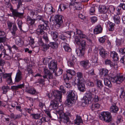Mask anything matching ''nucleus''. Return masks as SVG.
Listing matches in <instances>:
<instances>
[{"instance_id": "obj_1", "label": "nucleus", "mask_w": 125, "mask_h": 125, "mask_svg": "<svg viewBox=\"0 0 125 125\" xmlns=\"http://www.w3.org/2000/svg\"><path fill=\"white\" fill-rule=\"evenodd\" d=\"M96 91L95 88H92L90 91L88 92L85 94V96L83 97L84 103L90 104L92 101L96 102L99 101V97L95 93Z\"/></svg>"}, {"instance_id": "obj_2", "label": "nucleus", "mask_w": 125, "mask_h": 125, "mask_svg": "<svg viewBox=\"0 0 125 125\" xmlns=\"http://www.w3.org/2000/svg\"><path fill=\"white\" fill-rule=\"evenodd\" d=\"M6 45L8 48L5 50L4 47L0 44V57L1 58L2 55L4 54V57H5L6 56H7L6 59L9 60L11 59L13 57L14 53L11 50V46L9 44H6Z\"/></svg>"}, {"instance_id": "obj_3", "label": "nucleus", "mask_w": 125, "mask_h": 125, "mask_svg": "<svg viewBox=\"0 0 125 125\" xmlns=\"http://www.w3.org/2000/svg\"><path fill=\"white\" fill-rule=\"evenodd\" d=\"M67 93V99L65 102V103L68 106H71L75 102V100L77 99V96L75 94L76 93L74 91L69 90Z\"/></svg>"}, {"instance_id": "obj_4", "label": "nucleus", "mask_w": 125, "mask_h": 125, "mask_svg": "<svg viewBox=\"0 0 125 125\" xmlns=\"http://www.w3.org/2000/svg\"><path fill=\"white\" fill-rule=\"evenodd\" d=\"M99 118L100 120L107 123L110 122L112 120V117L111 113L108 112H103L101 113L99 115Z\"/></svg>"}, {"instance_id": "obj_5", "label": "nucleus", "mask_w": 125, "mask_h": 125, "mask_svg": "<svg viewBox=\"0 0 125 125\" xmlns=\"http://www.w3.org/2000/svg\"><path fill=\"white\" fill-rule=\"evenodd\" d=\"M86 47V42L83 41L82 43L81 46L80 47L79 49H76V52L78 56L80 57L84 56V51Z\"/></svg>"}, {"instance_id": "obj_6", "label": "nucleus", "mask_w": 125, "mask_h": 125, "mask_svg": "<svg viewBox=\"0 0 125 125\" xmlns=\"http://www.w3.org/2000/svg\"><path fill=\"white\" fill-rule=\"evenodd\" d=\"M53 20L56 23L55 27L57 29H58L62 26L63 21L62 16L61 15L59 14L56 15L53 17Z\"/></svg>"}, {"instance_id": "obj_7", "label": "nucleus", "mask_w": 125, "mask_h": 125, "mask_svg": "<svg viewBox=\"0 0 125 125\" xmlns=\"http://www.w3.org/2000/svg\"><path fill=\"white\" fill-rule=\"evenodd\" d=\"M77 80L76 81L74 82V85H76L78 90L80 92H84L86 90L85 81L78 82Z\"/></svg>"}, {"instance_id": "obj_8", "label": "nucleus", "mask_w": 125, "mask_h": 125, "mask_svg": "<svg viewBox=\"0 0 125 125\" xmlns=\"http://www.w3.org/2000/svg\"><path fill=\"white\" fill-rule=\"evenodd\" d=\"M58 114L62 121L64 123H66L67 124H69L70 123L69 119L68 116L63 112V111H59L58 112Z\"/></svg>"}, {"instance_id": "obj_9", "label": "nucleus", "mask_w": 125, "mask_h": 125, "mask_svg": "<svg viewBox=\"0 0 125 125\" xmlns=\"http://www.w3.org/2000/svg\"><path fill=\"white\" fill-rule=\"evenodd\" d=\"M66 72V74H65L63 75V78L64 80H68L71 79L72 76L75 75V72L73 70L71 69L67 70Z\"/></svg>"}, {"instance_id": "obj_10", "label": "nucleus", "mask_w": 125, "mask_h": 125, "mask_svg": "<svg viewBox=\"0 0 125 125\" xmlns=\"http://www.w3.org/2000/svg\"><path fill=\"white\" fill-rule=\"evenodd\" d=\"M125 79V77L122 75H120L112 78V81L120 84Z\"/></svg>"}, {"instance_id": "obj_11", "label": "nucleus", "mask_w": 125, "mask_h": 125, "mask_svg": "<svg viewBox=\"0 0 125 125\" xmlns=\"http://www.w3.org/2000/svg\"><path fill=\"white\" fill-rule=\"evenodd\" d=\"M57 63L55 61H52L48 64L49 68L52 71V73L56 72L57 69Z\"/></svg>"}, {"instance_id": "obj_12", "label": "nucleus", "mask_w": 125, "mask_h": 125, "mask_svg": "<svg viewBox=\"0 0 125 125\" xmlns=\"http://www.w3.org/2000/svg\"><path fill=\"white\" fill-rule=\"evenodd\" d=\"M44 75L42 76L44 78L47 79L49 81V79H53V76L52 73L46 69L44 68Z\"/></svg>"}, {"instance_id": "obj_13", "label": "nucleus", "mask_w": 125, "mask_h": 125, "mask_svg": "<svg viewBox=\"0 0 125 125\" xmlns=\"http://www.w3.org/2000/svg\"><path fill=\"white\" fill-rule=\"evenodd\" d=\"M53 94L55 99L59 101L60 102H61V99L62 97V94L61 92L58 90H55L53 91Z\"/></svg>"}, {"instance_id": "obj_14", "label": "nucleus", "mask_w": 125, "mask_h": 125, "mask_svg": "<svg viewBox=\"0 0 125 125\" xmlns=\"http://www.w3.org/2000/svg\"><path fill=\"white\" fill-rule=\"evenodd\" d=\"M12 73H5L2 75L3 78L6 79V81L8 84H10L12 83V81L11 77Z\"/></svg>"}, {"instance_id": "obj_15", "label": "nucleus", "mask_w": 125, "mask_h": 125, "mask_svg": "<svg viewBox=\"0 0 125 125\" xmlns=\"http://www.w3.org/2000/svg\"><path fill=\"white\" fill-rule=\"evenodd\" d=\"M42 26L41 25H39L38 26V28L36 30V33L38 35H42L44 34L45 32L44 30H46L47 28Z\"/></svg>"}, {"instance_id": "obj_16", "label": "nucleus", "mask_w": 125, "mask_h": 125, "mask_svg": "<svg viewBox=\"0 0 125 125\" xmlns=\"http://www.w3.org/2000/svg\"><path fill=\"white\" fill-rule=\"evenodd\" d=\"M45 9H46V11L49 14H51L55 11V10L50 4H46L45 5Z\"/></svg>"}, {"instance_id": "obj_17", "label": "nucleus", "mask_w": 125, "mask_h": 125, "mask_svg": "<svg viewBox=\"0 0 125 125\" xmlns=\"http://www.w3.org/2000/svg\"><path fill=\"white\" fill-rule=\"evenodd\" d=\"M12 13V15L15 17L22 18L23 16L24 11L23 10L21 12H18L17 9H15V10H13Z\"/></svg>"}, {"instance_id": "obj_18", "label": "nucleus", "mask_w": 125, "mask_h": 125, "mask_svg": "<svg viewBox=\"0 0 125 125\" xmlns=\"http://www.w3.org/2000/svg\"><path fill=\"white\" fill-rule=\"evenodd\" d=\"M103 28L100 24L96 25L94 30V34H97L101 33L102 31Z\"/></svg>"}, {"instance_id": "obj_19", "label": "nucleus", "mask_w": 125, "mask_h": 125, "mask_svg": "<svg viewBox=\"0 0 125 125\" xmlns=\"http://www.w3.org/2000/svg\"><path fill=\"white\" fill-rule=\"evenodd\" d=\"M80 64L86 70L89 68L90 66L88 60L83 61L81 62Z\"/></svg>"}, {"instance_id": "obj_20", "label": "nucleus", "mask_w": 125, "mask_h": 125, "mask_svg": "<svg viewBox=\"0 0 125 125\" xmlns=\"http://www.w3.org/2000/svg\"><path fill=\"white\" fill-rule=\"evenodd\" d=\"M22 75L21 72L19 70H18L15 78V82H18L21 80L22 78Z\"/></svg>"}, {"instance_id": "obj_21", "label": "nucleus", "mask_w": 125, "mask_h": 125, "mask_svg": "<svg viewBox=\"0 0 125 125\" xmlns=\"http://www.w3.org/2000/svg\"><path fill=\"white\" fill-rule=\"evenodd\" d=\"M59 101L54 99L53 100H52L51 102V104L50 105V107L52 108L53 109H56L58 107V102Z\"/></svg>"}, {"instance_id": "obj_22", "label": "nucleus", "mask_w": 125, "mask_h": 125, "mask_svg": "<svg viewBox=\"0 0 125 125\" xmlns=\"http://www.w3.org/2000/svg\"><path fill=\"white\" fill-rule=\"evenodd\" d=\"M99 54L100 56L103 58H105L108 55V52L103 48H100L99 50Z\"/></svg>"}, {"instance_id": "obj_23", "label": "nucleus", "mask_w": 125, "mask_h": 125, "mask_svg": "<svg viewBox=\"0 0 125 125\" xmlns=\"http://www.w3.org/2000/svg\"><path fill=\"white\" fill-rule=\"evenodd\" d=\"M76 76L77 78H76L74 82H75L77 80L78 82L81 81H85L84 79L83 78V73L80 72H77L76 73Z\"/></svg>"}, {"instance_id": "obj_24", "label": "nucleus", "mask_w": 125, "mask_h": 125, "mask_svg": "<svg viewBox=\"0 0 125 125\" xmlns=\"http://www.w3.org/2000/svg\"><path fill=\"white\" fill-rule=\"evenodd\" d=\"M118 110V108L116 105V104H112L110 108V112L112 113H117Z\"/></svg>"}, {"instance_id": "obj_25", "label": "nucleus", "mask_w": 125, "mask_h": 125, "mask_svg": "<svg viewBox=\"0 0 125 125\" xmlns=\"http://www.w3.org/2000/svg\"><path fill=\"white\" fill-rule=\"evenodd\" d=\"M61 46L64 48L65 51L66 52H70L71 50V49L69 46V45L65 42H62L61 44Z\"/></svg>"}, {"instance_id": "obj_26", "label": "nucleus", "mask_w": 125, "mask_h": 125, "mask_svg": "<svg viewBox=\"0 0 125 125\" xmlns=\"http://www.w3.org/2000/svg\"><path fill=\"white\" fill-rule=\"evenodd\" d=\"M108 10V8H107L105 5H102L99 6V10L101 13H106Z\"/></svg>"}, {"instance_id": "obj_27", "label": "nucleus", "mask_w": 125, "mask_h": 125, "mask_svg": "<svg viewBox=\"0 0 125 125\" xmlns=\"http://www.w3.org/2000/svg\"><path fill=\"white\" fill-rule=\"evenodd\" d=\"M83 122V121L81 116L78 115H77L76 116V118L74 121V123L78 125Z\"/></svg>"}, {"instance_id": "obj_28", "label": "nucleus", "mask_w": 125, "mask_h": 125, "mask_svg": "<svg viewBox=\"0 0 125 125\" xmlns=\"http://www.w3.org/2000/svg\"><path fill=\"white\" fill-rule=\"evenodd\" d=\"M96 82V85L97 89L100 90H102L104 87V85L102 83V81L100 80H97Z\"/></svg>"}, {"instance_id": "obj_29", "label": "nucleus", "mask_w": 125, "mask_h": 125, "mask_svg": "<svg viewBox=\"0 0 125 125\" xmlns=\"http://www.w3.org/2000/svg\"><path fill=\"white\" fill-rule=\"evenodd\" d=\"M105 63L106 65H109L111 67H113L115 69H116L117 68V65H113L110 60L107 59H106L105 61Z\"/></svg>"}, {"instance_id": "obj_30", "label": "nucleus", "mask_w": 125, "mask_h": 125, "mask_svg": "<svg viewBox=\"0 0 125 125\" xmlns=\"http://www.w3.org/2000/svg\"><path fill=\"white\" fill-rule=\"evenodd\" d=\"M37 20L36 19H32L29 16L27 17V23L30 25H33L35 21Z\"/></svg>"}, {"instance_id": "obj_31", "label": "nucleus", "mask_w": 125, "mask_h": 125, "mask_svg": "<svg viewBox=\"0 0 125 125\" xmlns=\"http://www.w3.org/2000/svg\"><path fill=\"white\" fill-rule=\"evenodd\" d=\"M15 42L16 44L20 46H22L24 44V41L19 37L16 39Z\"/></svg>"}, {"instance_id": "obj_32", "label": "nucleus", "mask_w": 125, "mask_h": 125, "mask_svg": "<svg viewBox=\"0 0 125 125\" xmlns=\"http://www.w3.org/2000/svg\"><path fill=\"white\" fill-rule=\"evenodd\" d=\"M71 5L75 6L76 9L77 10H80L82 9V7H81V5L80 2H75L74 4L71 3Z\"/></svg>"}, {"instance_id": "obj_33", "label": "nucleus", "mask_w": 125, "mask_h": 125, "mask_svg": "<svg viewBox=\"0 0 125 125\" xmlns=\"http://www.w3.org/2000/svg\"><path fill=\"white\" fill-rule=\"evenodd\" d=\"M110 56L115 61H117L118 60L119 58L117 56V54L115 52L111 53Z\"/></svg>"}, {"instance_id": "obj_34", "label": "nucleus", "mask_w": 125, "mask_h": 125, "mask_svg": "<svg viewBox=\"0 0 125 125\" xmlns=\"http://www.w3.org/2000/svg\"><path fill=\"white\" fill-rule=\"evenodd\" d=\"M45 78H44L43 77H41L38 79L35 83H39V84H44L45 81Z\"/></svg>"}, {"instance_id": "obj_35", "label": "nucleus", "mask_w": 125, "mask_h": 125, "mask_svg": "<svg viewBox=\"0 0 125 125\" xmlns=\"http://www.w3.org/2000/svg\"><path fill=\"white\" fill-rule=\"evenodd\" d=\"M25 85L24 83L20 84L17 85L12 86L11 88L12 89L17 90L19 88H22L25 87Z\"/></svg>"}, {"instance_id": "obj_36", "label": "nucleus", "mask_w": 125, "mask_h": 125, "mask_svg": "<svg viewBox=\"0 0 125 125\" xmlns=\"http://www.w3.org/2000/svg\"><path fill=\"white\" fill-rule=\"evenodd\" d=\"M104 82L105 85L109 88H111L112 86V84L110 81L108 79L106 78L104 79Z\"/></svg>"}, {"instance_id": "obj_37", "label": "nucleus", "mask_w": 125, "mask_h": 125, "mask_svg": "<svg viewBox=\"0 0 125 125\" xmlns=\"http://www.w3.org/2000/svg\"><path fill=\"white\" fill-rule=\"evenodd\" d=\"M113 19L115 23L117 24L120 23V19L119 15H115Z\"/></svg>"}, {"instance_id": "obj_38", "label": "nucleus", "mask_w": 125, "mask_h": 125, "mask_svg": "<svg viewBox=\"0 0 125 125\" xmlns=\"http://www.w3.org/2000/svg\"><path fill=\"white\" fill-rule=\"evenodd\" d=\"M29 11L31 15L34 16L36 15L38 12V10L36 8L29 10Z\"/></svg>"}, {"instance_id": "obj_39", "label": "nucleus", "mask_w": 125, "mask_h": 125, "mask_svg": "<svg viewBox=\"0 0 125 125\" xmlns=\"http://www.w3.org/2000/svg\"><path fill=\"white\" fill-rule=\"evenodd\" d=\"M27 71L28 72L29 75H30L31 76V81L32 80V77H33V73L32 70L30 66H28L27 67Z\"/></svg>"}, {"instance_id": "obj_40", "label": "nucleus", "mask_w": 125, "mask_h": 125, "mask_svg": "<svg viewBox=\"0 0 125 125\" xmlns=\"http://www.w3.org/2000/svg\"><path fill=\"white\" fill-rule=\"evenodd\" d=\"M27 92L32 95L36 94H37V92L35 89L34 88H30L27 91Z\"/></svg>"}, {"instance_id": "obj_41", "label": "nucleus", "mask_w": 125, "mask_h": 125, "mask_svg": "<svg viewBox=\"0 0 125 125\" xmlns=\"http://www.w3.org/2000/svg\"><path fill=\"white\" fill-rule=\"evenodd\" d=\"M53 40L55 41H57L58 40V33L56 31L53 32L52 34Z\"/></svg>"}, {"instance_id": "obj_42", "label": "nucleus", "mask_w": 125, "mask_h": 125, "mask_svg": "<svg viewBox=\"0 0 125 125\" xmlns=\"http://www.w3.org/2000/svg\"><path fill=\"white\" fill-rule=\"evenodd\" d=\"M83 41H84L86 42V41L85 40H83L81 42V41L79 38V37L76 36L75 37V39L74 42L75 43L77 44L78 45H80L81 44V46L82 43V42Z\"/></svg>"}, {"instance_id": "obj_43", "label": "nucleus", "mask_w": 125, "mask_h": 125, "mask_svg": "<svg viewBox=\"0 0 125 125\" xmlns=\"http://www.w3.org/2000/svg\"><path fill=\"white\" fill-rule=\"evenodd\" d=\"M108 71L107 70L104 69H102L100 70V73L102 75L106 76L107 75Z\"/></svg>"}, {"instance_id": "obj_44", "label": "nucleus", "mask_w": 125, "mask_h": 125, "mask_svg": "<svg viewBox=\"0 0 125 125\" xmlns=\"http://www.w3.org/2000/svg\"><path fill=\"white\" fill-rule=\"evenodd\" d=\"M80 37L81 38H84L87 39L90 42H92V41L85 34H84L83 32L80 35Z\"/></svg>"}, {"instance_id": "obj_45", "label": "nucleus", "mask_w": 125, "mask_h": 125, "mask_svg": "<svg viewBox=\"0 0 125 125\" xmlns=\"http://www.w3.org/2000/svg\"><path fill=\"white\" fill-rule=\"evenodd\" d=\"M122 41V39L120 37L117 38L115 41L116 45L117 46L121 45Z\"/></svg>"}, {"instance_id": "obj_46", "label": "nucleus", "mask_w": 125, "mask_h": 125, "mask_svg": "<svg viewBox=\"0 0 125 125\" xmlns=\"http://www.w3.org/2000/svg\"><path fill=\"white\" fill-rule=\"evenodd\" d=\"M30 115L32 116V118L34 119H38L41 117L40 114H31Z\"/></svg>"}, {"instance_id": "obj_47", "label": "nucleus", "mask_w": 125, "mask_h": 125, "mask_svg": "<svg viewBox=\"0 0 125 125\" xmlns=\"http://www.w3.org/2000/svg\"><path fill=\"white\" fill-rule=\"evenodd\" d=\"M100 105L98 103L93 104L91 105L92 109L93 110L95 109H97L100 107Z\"/></svg>"}, {"instance_id": "obj_48", "label": "nucleus", "mask_w": 125, "mask_h": 125, "mask_svg": "<svg viewBox=\"0 0 125 125\" xmlns=\"http://www.w3.org/2000/svg\"><path fill=\"white\" fill-rule=\"evenodd\" d=\"M73 32L71 31H67L64 32H63V34L65 35L66 37L68 38H70L72 33H73Z\"/></svg>"}, {"instance_id": "obj_49", "label": "nucleus", "mask_w": 125, "mask_h": 125, "mask_svg": "<svg viewBox=\"0 0 125 125\" xmlns=\"http://www.w3.org/2000/svg\"><path fill=\"white\" fill-rule=\"evenodd\" d=\"M51 46L53 49H55L58 47V43L57 42H51L50 43Z\"/></svg>"}, {"instance_id": "obj_50", "label": "nucleus", "mask_w": 125, "mask_h": 125, "mask_svg": "<svg viewBox=\"0 0 125 125\" xmlns=\"http://www.w3.org/2000/svg\"><path fill=\"white\" fill-rule=\"evenodd\" d=\"M114 23L110 22L108 24V29L110 31H112L114 30Z\"/></svg>"}, {"instance_id": "obj_51", "label": "nucleus", "mask_w": 125, "mask_h": 125, "mask_svg": "<svg viewBox=\"0 0 125 125\" xmlns=\"http://www.w3.org/2000/svg\"><path fill=\"white\" fill-rule=\"evenodd\" d=\"M42 37L46 43H47L49 42V38L46 33L43 34L42 36Z\"/></svg>"}, {"instance_id": "obj_52", "label": "nucleus", "mask_w": 125, "mask_h": 125, "mask_svg": "<svg viewBox=\"0 0 125 125\" xmlns=\"http://www.w3.org/2000/svg\"><path fill=\"white\" fill-rule=\"evenodd\" d=\"M9 88V87L8 86H4L2 88V89L3 91V94H5L8 91V90Z\"/></svg>"}, {"instance_id": "obj_53", "label": "nucleus", "mask_w": 125, "mask_h": 125, "mask_svg": "<svg viewBox=\"0 0 125 125\" xmlns=\"http://www.w3.org/2000/svg\"><path fill=\"white\" fill-rule=\"evenodd\" d=\"M120 98L122 100H124L125 98V93L124 91L122 89L120 95Z\"/></svg>"}, {"instance_id": "obj_54", "label": "nucleus", "mask_w": 125, "mask_h": 125, "mask_svg": "<svg viewBox=\"0 0 125 125\" xmlns=\"http://www.w3.org/2000/svg\"><path fill=\"white\" fill-rule=\"evenodd\" d=\"M102 20L105 21L108 19V15L106 13H104L101 16Z\"/></svg>"}, {"instance_id": "obj_55", "label": "nucleus", "mask_w": 125, "mask_h": 125, "mask_svg": "<svg viewBox=\"0 0 125 125\" xmlns=\"http://www.w3.org/2000/svg\"><path fill=\"white\" fill-rule=\"evenodd\" d=\"M6 37H0V44L2 45L3 46V45L1 43H3L5 45H6L7 44H5V43L6 41Z\"/></svg>"}, {"instance_id": "obj_56", "label": "nucleus", "mask_w": 125, "mask_h": 125, "mask_svg": "<svg viewBox=\"0 0 125 125\" xmlns=\"http://www.w3.org/2000/svg\"><path fill=\"white\" fill-rule=\"evenodd\" d=\"M40 119L42 121V123L48 122L50 120V118L47 116L43 117Z\"/></svg>"}, {"instance_id": "obj_57", "label": "nucleus", "mask_w": 125, "mask_h": 125, "mask_svg": "<svg viewBox=\"0 0 125 125\" xmlns=\"http://www.w3.org/2000/svg\"><path fill=\"white\" fill-rule=\"evenodd\" d=\"M67 6L64 4H61L59 6V9H60L61 11L64 10L65 9L67 8Z\"/></svg>"}, {"instance_id": "obj_58", "label": "nucleus", "mask_w": 125, "mask_h": 125, "mask_svg": "<svg viewBox=\"0 0 125 125\" xmlns=\"http://www.w3.org/2000/svg\"><path fill=\"white\" fill-rule=\"evenodd\" d=\"M7 22L8 28L10 30L11 29V28L12 25L13 26V25L15 23H12V22L9 21H8Z\"/></svg>"}, {"instance_id": "obj_59", "label": "nucleus", "mask_w": 125, "mask_h": 125, "mask_svg": "<svg viewBox=\"0 0 125 125\" xmlns=\"http://www.w3.org/2000/svg\"><path fill=\"white\" fill-rule=\"evenodd\" d=\"M18 28L15 23L14 24L13 27L11 29V32H16Z\"/></svg>"}, {"instance_id": "obj_60", "label": "nucleus", "mask_w": 125, "mask_h": 125, "mask_svg": "<svg viewBox=\"0 0 125 125\" xmlns=\"http://www.w3.org/2000/svg\"><path fill=\"white\" fill-rule=\"evenodd\" d=\"M42 21L43 22V23L42 24H41L40 25H41L42 26L44 27L45 26V27L47 28V27L48 26V22L47 21H45L44 20H43Z\"/></svg>"}, {"instance_id": "obj_61", "label": "nucleus", "mask_w": 125, "mask_h": 125, "mask_svg": "<svg viewBox=\"0 0 125 125\" xmlns=\"http://www.w3.org/2000/svg\"><path fill=\"white\" fill-rule=\"evenodd\" d=\"M22 24L23 23L21 20H19L18 21L17 24L20 30H22Z\"/></svg>"}, {"instance_id": "obj_62", "label": "nucleus", "mask_w": 125, "mask_h": 125, "mask_svg": "<svg viewBox=\"0 0 125 125\" xmlns=\"http://www.w3.org/2000/svg\"><path fill=\"white\" fill-rule=\"evenodd\" d=\"M63 70L62 69H59V71L57 73H55V74L56 76H59L61 75L62 73Z\"/></svg>"}, {"instance_id": "obj_63", "label": "nucleus", "mask_w": 125, "mask_h": 125, "mask_svg": "<svg viewBox=\"0 0 125 125\" xmlns=\"http://www.w3.org/2000/svg\"><path fill=\"white\" fill-rule=\"evenodd\" d=\"M99 40L100 43H103L105 41V36H103L101 37L99 39Z\"/></svg>"}, {"instance_id": "obj_64", "label": "nucleus", "mask_w": 125, "mask_h": 125, "mask_svg": "<svg viewBox=\"0 0 125 125\" xmlns=\"http://www.w3.org/2000/svg\"><path fill=\"white\" fill-rule=\"evenodd\" d=\"M95 10V9L94 7H91L90 10V13L91 15L94 14Z\"/></svg>"}]
</instances>
